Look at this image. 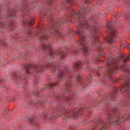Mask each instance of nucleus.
Wrapping results in <instances>:
<instances>
[{
	"label": "nucleus",
	"instance_id": "nucleus-1",
	"mask_svg": "<svg viewBox=\"0 0 130 130\" xmlns=\"http://www.w3.org/2000/svg\"><path fill=\"white\" fill-rule=\"evenodd\" d=\"M79 26H77V31L76 34H78L79 36L80 41H76L74 42L73 47L77 50L73 51V53H78L79 50H82L84 55H88L90 54V50L88 48L87 44H88V41L86 40V36H85V33L84 32V28L83 27H85L86 29L89 31L90 32V35H92L91 37V40L93 44H97L98 47H96L97 50L99 52V55H103L104 57H106L107 54L104 53V49H103V44L99 42L98 35L96 34V31L98 29V27L96 25H90L88 23V21H82L81 19L78 20Z\"/></svg>",
	"mask_w": 130,
	"mask_h": 130
},
{
	"label": "nucleus",
	"instance_id": "nucleus-2",
	"mask_svg": "<svg viewBox=\"0 0 130 130\" xmlns=\"http://www.w3.org/2000/svg\"><path fill=\"white\" fill-rule=\"evenodd\" d=\"M45 69H49L54 71L55 73H57L58 81L55 83H51L46 85L45 89L54 88L55 86H57V85H58V82L62 81L63 76H66L68 73H70V72H71V68H70L69 66L63 67L61 69L58 70V65L56 64L55 62H53L51 63H46L45 66L37 65L35 67V72L36 73H42V72H43Z\"/></svg>",
	"mask_w": 130,
	"mask_h": 130
},
{
	"label": "nucleus",
	"instance_id": "nucleus-3",
	"mask_svg": "<svg viewBox=\"0 0 130 130\" xmlns=\"http://www.w3.org/2000/svg\"><path fill=\"white\" fill-rule=\"evenodd\" d=\"M84 113V108H81L80 109H75L71 110L70 111H67L64 108H61V106H57L56 108L54 109L52 113L50 114L51 117L50 118H52V117H55V118H57L58 116H61L62 114H67L68 117H78L80 114H83ZM54 114H56L57 116H54Z\"/></svg>",
	"mask_w": 130,
	"mask_h": 130
},
{
	"label": "nucleus",
	"instance_id": "nucleus-4",
	"mask_svg": "<svg viewBox=\"0 0 130 130\" xmlns=\"http://www.w3.org/2000/svg\"><path fill=\"white\" fill-rule=\"evenodd\" d=\"M129 55L125 56V55H121V56L117 59H113L112 58L108 59L106 63L109 72L110 73L115 74L116 71H117L118 69L125 71V70H126V65H123L120 67H118V62H119V61H123V62H125L126 60H129Z\"/></svg>",
	"mask_w": 130,
	"mask_h": 130
},
{
	"label": "nucleus",
	"instance_id": "nucleus-5",
	"mask_svg": "<svg viewBox=\"0 0 130 130\" xmlns=\"http://www.w3.org/2000/svg\"><path fill=\"white\" fill-rule=\"evenodd\" d=\"M42 47L44 49L48 50L49 53L48 54L47 56H50L53 58L54 57V54H58L61 59H63L66 57V53L62 50H60L58 52L54 53L51 48V45L49 43H46L42 45Z\"/></svg>",
	"mask_w": 130,
	"mask_h": 130
},
{
	"label": "nucleus",
	"instance_id": "nucleus-6",
	"mask_svg": "<svg viewBox=\"0 0 130 130\" xmlns=\"http://www.w3.org/2000/svg\"><path fill=\"white\" fill-rule=\"evenodd\" d=\"M107 29L111 30V32L109 36L105 38V40L108 42L109 43L111 42H114L115 41V38L116 37V30L112 28V21L108 22L107 25Z\"/></svg>",
	"mask_w": 130,
	"mask_h": 130
},
{
	"label": "nucleus",
	"instance_id": "nucleus-7",
	"mask_svg": "<svg viewBox=\"0 0 130 130\" xmlns=\"http://www.w3.org/2000/svg\"><path fill=\"white\" fill-rule=\"evenodd\" d=\"M60 27V22L53 23L52 27L50 28L49 32L51 34H53L56 38H62V34L59 30L55 29L56 28Z\"/></svg>",
	"mask_w": 130,
	"mask_h": 130
},
{
	"label": "nucleus",
	"instance_id": "nucleus-8",
	"mask_svg": "<svg viewBox=\"0 0 130 130\" xmlns=\"http://www.w3.org/2000/svg\"><path fill=\"white\" fill-rule=\"evenodd\" d=\"M115 92L116 93L118 90L121 92H124V91H128L129 96L130 97V81L124 80L123 83L121 85V87H114Z\"/></svg>",
	"mask_w": 130,
	"mask_h": 130
},
{
	"label": "nucleus",
	"instance_id": "nucleus-9",
	"mask_svg": "<svg viewBox=\"0 0 130 130\" xmlns=\"http://www.w3.org/2000/svg\"><path fill=\"white\" fill-rule=\"evenodd\" d=\"M67 94L66 93H60V94L57 96H56V101H59L62 98H63L64 99H66L67 101H69L67 102L68 104H69V105H71V104H73V103H72V99H73V96L70 95L69 96H66Z\"/></svg>",
	"mask_w": 130,
	"mask_h": 130
},
{
	"label": "nucleus",
	"instance_id": "nucleus-10",
	"mask_svg": "<svg viewBox=\"0 0 130 130\" xmlns=\"http://www.w3.org/2000/svg\"><path fill=\"white\" fill-rule=\"evenodd\" d=\"M13 77L16 84H17V81L19 82L20 80H23L24 82L23 88L26 89V87H27V85H27V79H26V76L25 75H21L20 77L16 74H14Z\"/></svg>",
	"mask_w": 130,
	"mask_h": 130
},
{
	"label": "nucleus",
	"instance_id": "nucleus-11",
	"mask_svg": "<svg viewBox=\"0 0 130 130\" xmlns=\"http://www.w3.org/2000/svg\"><path fill=\"white\" fill-rule=\"evenodd\" d=\"M66 84L65 85V92H71V89H72V87L73 86L72 84V80L71 79V77H67L66 79Z\"/></svg>",
	"mask_w": 130,
	"mask_h": 130
},
{
	"label": "nucleus",
	"instance_id": "nucleus-12",
	"mask_svg": "<svg viewBox=\"0 0 130 130\" xmlns=\"http://www.w3.org/2000/svg\"><path fill=\"white\" fill-rule=\"evenodd\" d=\"M87 10V9H86L85 7H83L81 8V10L78 11L77 13H76V11H73V15H76L78 18H80V17H84V14H85V12Z\"/></svg>",
	"mask_w": 130,
	"mask_h": 130
},
{
	"label": "nucleus",
	"instance_id": "nucleus-13",
	"mask_svg": "<svg viewBox=\"0 0 130 130\" xmlns=\"http://www.w3.org/2000/svg\"><path fill=\"white\" fill-rule=\"evenodd\" d=\"M39 37H40L41 41H42V40H47V39H48V35H47V34H46L45 31H41L39 34Z\"/></svg>",
	"mask_w": 130,
	"mask_h": 130
},
{
	"label": "nucleus",
	"instance_id": "nucleus-14",
	"mask_svg": "<svg viewBox=\"0 0 130 130\" xmlns=\"http://www.w3.org/2000/svg\"><path fill=\"white\" fill-rule=\"evenodd\" d=\"M82 66H83V63H82V61L78 60L77 62L75 63L74 65V69L76 71H79L82 69Z\"/></svg>",
	"mask_w": 130,
	"mask_h": 130
},
{
	"label": "nucleus",
	"instance_id": "nucleus-15",
	"mask_svg": "<svg viewBox=\"0 0 130 130\" xmlns=\"http://www.w3.org/2000/svg\"><path fill=\"white\" fill-rule=\"evenodd\" d=\"M77 81L79 86H81L83 87V89H85V86H86V83H84L83 81H82V76L78 74L77 76Z\"/></svg>",
	"mask_w": 130,
	"mask_h": 130
},
{
	"label": "nucleus",
	"instance_id": "nucleus-16",
	"mask_svg": "<svg viewBox=\"0 0 130 130\" xmlns=\"http://www.w3.org/2000/svg\"><path fill=\"white\" fill-rule=\"evenodd\" d=\"M23 69H24L26 71V73H25V76H26L27 74H30L29 69H31V65L29 64H24L23 66Z\"/></svg>",
	"mask_w": 130,
	"mask_h": 130
},
{
	"label": "nucleus",
	"instance_id": "nucleus-17",
	"mask_svg": "<svg viewBox=\"0 0 130 130\" xmlns=\"http://www.w3.org/2000/svg\"><path fill=\"white\" fill-rule=\"evenodd\" d=\"M34 22H35V19L34 18H30V20H28L26 22H24V25L27 24L28 26H33L34 25Z\"/></svg>",
	"mask_w": 130,
	"mask_h": 130
},
{
	"label": "nucleus",
	"instance_id": "nucleus-18",
	"mask_svg": "<svg viewBox=\"0 0 130 130\" xmlns=\"http://www.w3.org/2000/svg\"><path fill=\"white\" fill-rule=\"evenodd\" d=\"M15 13H17V11L15 9H13L11 11L9 17H11V18H14V17H15Z\"/></svg>",
	"mask_w": 130,
	"mask_h": 130
},
{
	"label": "nucleus",
	"instance_id": "nucleus-19",
	"mask_svg": "<svg viewBox=\"0 0 130 130\" xmlns=\"http://www.w3.org/2000/svg\"><path fill=\"white\" fill-rule=\"evenodd\" d=\"M29 121H30L31 125H36V124H37L36 121H35V120H34L32 118H31L29 119Z\"/></svg>",
	"mask_w": 130,
	"mask_h": 130
},
{
	"label": "nucleus",
	"instance_id": "nucleus-20",
	"mask_svg": "<svg viewBox=\"0 0 130 130\" xmlns=\"http://www.w3.org/2000/svg\"><path fill=\"white\" fill-rule=\"evenodd\" d=\"M113 98H115V93L110 94L109 100H113Z\"/></svg>",
	"mask_w": 130,
	"mask_h": 130
},
{
	"label": "nucleus",
	"instance_id": "nucleus-21",
	"mask_svg": "<svg viewBox=\"0 0 130 130\" xmlns=\"http://www.w3.org/2000/svg\"><path fill=\"white\" fill-rule=\"evenodd\" d=\"M126 104H127V102L122 101L120 103V105H121V106H125V105H126Z\"/></svg>",
	"mask_w": 130,
	"mask_h": 130
},
{
	"label": "nucleus",
	"instance_id": "nucleus-22",
	"mask_svg": "<svg viewBox=\"0 0 130 130\" xmlns=\"http://www.w3.org/2000/svg\"><path fill=\"white\" fill-rule=\"evenodd\" d=\"M67 3H68V4H70V5H74V4L75 3V2L74 1V0H70V1L67 0Z\"/></svg>",
	"mask_w": 130,
	"mask_h": 130
},
{
	"label": "nucleus",
	"instance_id": "nucleus-23",
	"mask_svg": "<svg viewBox=\"0 0 130 130\" xmlns=\"http://www.w3.org/2000/svg\"><path fill=\"white\" fill-rule=\"evenodd\" d=\"M32 29L31 28H29V29H27L26 31V33H27V34L28 35H30V34H31V31Z\"/></svg>",
	"mask_w": 130,
	"mask_h": 130
},
{
	"label": "nucleus",
	"instance_id": "nucleus-24",
	"mask_svg": "<svg viewBox=\"0 0 130 130\" xmlns=\"http://www.w3.org/2000/svg\"><path fill=\"white\" fill-rule=\"evenodd\" d=\"M48 4L49 5H51V3H53V2H55V0H46Z\"/></svg>",
	"mask_w": 130,
	"mask_h": 130
},
{
	"label": "nucleus",
	"instance_id": "nucleus-25",
	"mask_svg": "<svg viewBox=\"0 0 130 130\" xmlns=\"http://www.w3.org/2000/svg\"><path fill=\"white\" fill-rule=\"evenodd\" d=\"M5 25V23H4V22H3V20L1 19L0 20V28L1 27H2V25Z\"/></svg>",
	"mask_w": 130,
	"mask_h": 130
},
{
	"label": "nucleus",
	"instance_id": "nucleus-26",
	"mask_svg": "<svg viewBox=\"0 0 130 130\" xmlns=\"http://www.w3.org/2000/svg\"><path fill=\"white\" fill-rule=\"evenodd\" d=\"M37 104H39L40 105H42V104H44V102L38 101Z\"/></svg>",
	"mask_w": 130,
	"mask_h": 130
},
{
	"label": "nucleus",
	"instance_id": "nucleus-27",
	"mask_svg": "<svg viewBox=\"0 0 130 130\" xmlns=\"http://www.w3.org/2000/svg\"><path fill=\"white\" fill-rule=\"evenodd\" d=\"M67 19L63 18L61 21V23H67Z\"/></svg>",
	"mask_w": 130,
	"mask_h": 130
},
{
	"label": "nucleus",
	"instance_id": "nucleus-28",
	"mask_svg": "<svg viewBox=\"0 0 130 130\" xmlns=\"http://www.w3.org/2000/svg\"><path fill=\"white\" fill-rule=\"evenodd\" d=\"M29 14H30V12H29V11H26L24 13V14L25 16H27V15H29Z\"/></svg>",
	"mask_w": 130,
	"mask_h": 130
},
{
	"label": "nucleus",
	"instance_id": "nucleus-29",
	"mask_svg": "<svg viewBox=\"0 0 130 130\" xmlns=\"http://www.w3.org/2000/svg\"><path fill=\"white\" fill-rule=\"evenodd\" d=\"M12 26H13V23L11 22L9 24H8V27L9 28H11V27H12Z\"/></svg>",
	"mask_w": 130,
	"mask_h": 130
},
{
	"label": "nucleus",
	"instance_id": "nucleus-30",
	"mask_svg": "<svg viewBox=\"0 0 130 130\" xmlns=\"http://www.w3.org/2000/svg\"><path fill=\"white\" fill-rule=\"evenodd\" d=\"M90 80H92V75H90L89 78H88L89 82H91Z\"/></svg>",
	"mask_w": 130,
	"mask_h": 130
},
{
	"label": "nucleus",
	"instance_id": "nucleus-31",
	"mask_svg": "<svg viewBox=\"0 0 130 130\" xmlns=\"http://www.w3.org/2000/svg\"><path fill=\"white\" fill-rule=\"evenodd\" d=\"M97 75L100 77V76H101V73H100V71L99 70V72L97 74Z\"/></svg>",
	"mask_w": 130,
	"mask_h": 130
},
{
	"label": "nucleus",
	"instance_id": "nucleus-32",
	"mask_svg": "<svg viewBox=\"0 0 130 130\" xmlns=\"http://www.w3.org/2000/svg\"><path fill=\"white\" fill-rule=\"evenodd\" d=\"M96 61H99V60H100V59H99V58L98 57V56H96Z\"/></svg>",
	"mask_w": 130,
	"mask_h": 130
},
{
	"label": "nucleus",
	"instance_id": "nucleus-33",
	"mask_svg": "<svg viewBox=\"0 0 130 130\" xmlns=\"http://www.w3.org/2000/svg\"><path fill=\"white\" fill-rule=\"evenodd\" d=\"M36 92H37V91L34 92V95H36V96H37V93Z\"/></svg>",
	"mask_w": 130,
	"mask_h": 130
},
{
	"label": "nucleus",
	"instance_id": "nucleus-34",
	"mask_svg": "<svg viewBox=\"0 0 130 130\" xmlns=\"http://www.w3.org/2000/svg\"><path fill=\"white\" fill-rule=\"evenodd\" d=\"M87 113H89V116H90V115H92V113H91V112L90 113V112H89V111H88Z\"/></svg>",
	"mask_w": 130,
	"mask_h": 130
},
{
	"label": "nucleus",
	"instance_id": "nucleus-35",
	"mask_svg": "<svg viewBox=\"0 0 130 130\" xmlns=\"http://www.w3.org/2000/svg\"><path fill=\"white\" fill-rule=\"evenodd\" d=\"M128 49H129V50H130V44H129V45H128Z\"/></svg>",
	"mask_w": 130,
	"mask_h": 130
},
{
	"label": "nucleus",
	"instance_id": "nucleus-36",
	"mask_svg": "<svg viewBox=\"0 0 130 130\" xmlns=\"http://www.w3.org/2000/svg\"><path fill=\"white\" fill-rule=\"evenodd\" d=\"M87 70H88V71H90V68H87Z\"/></svg>",
	"mask_w": 130,
	"mask_h": 130
},
{
	"label": "nucleus",
	"instance_id": "nucleus-37",
	"mask_svg": "<svg viewBox=\"0 0 130 130\" xmlns=\"http://www.w3.org/2000/svg\"><path fill=\"white\" fill-rule=\"evenodd\" d=\"M47 117H49V115H48V116H47Z\"/></svg>",
	"mask_w": 130,
	"mask_h": 130
},
{
	"label": "nucleus",
	"instance_id": "nucleus-38",
	"mask_svg": "<svg viewBox=\"0 0 130 130\" xmlns=\"http://www.w3.org/2000/svg\"><path fill=\"white\" fill-rule=\"evenodd\" d=\"M64 120H65V121H67V119H65Z\"/></svg>",
	"mask_w": 130,
	"mask_h": 130
},
{
	"label": "nucleus",
	"instance_id": "nucleus-39",
	"mask_svg": "<svg viewBox=\"0 0 130 130\" xmlns=\"http://www.w3.org/2000/svg\"><path fill=\"white\" fill-rule=\"evenodd\" d=\"M102 61H103V62H104V60H102Z\"/></svg>",
	"mask_w": 130,
	"mask_h": 130
},
{
	"label": "nucleus",
	"instance_id": "nucleus-40",
	"mask_svg": "<svg viewBox=\"0 0 130 130\" xmlns=\"http://www.w3.org/2000/svg\"><path fill=\"white\" fill-rule=\"evenodd\" d=\"M91 20H93V18H91Z\"/></svg>",
	"mask_w": 130,
	"mask_h": 130
},
{
	"label": "nucleus",
	"instance_id": "nucleus-41",
	"mask_svg": "<svg viewBox=\"0 0 130 130\" xmlns=\"http://www.w3.org/2000/svg\"><path fill=\"white\" fill-rule=\"evenodd\" d=\"M45 117H46V116H45Z\"/></svg>",
	"mask_w": 130,
	"mask_h": 130
},
{
	"label": "nucleus",
	"instance_id": "nucleus-42",
	"mask_svg": "<svg viewBox=\"0 0 130 130\" xmlns=\"http://www.w3.org/2000/svg\"><path fill=\"white\" fill-rule=\"evenodd\" d=\"M118 1H120V0H118Z\"/></svg>",
	"mask_w": 130,
	"mask_h": 130
}]
</instances>
